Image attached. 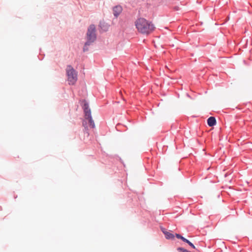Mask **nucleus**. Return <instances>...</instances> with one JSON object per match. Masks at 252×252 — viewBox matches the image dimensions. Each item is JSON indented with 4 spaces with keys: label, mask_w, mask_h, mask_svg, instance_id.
<instances>
[{
    "label": "nucleus",
    "mask_w": 252,
    "mask_h": 252,
    "mask_svg": "<svg viewBox=\"0 0 252 252\" xmlns=\"http://www.w3.org/2000/svg\"><path fill=\"white\" fill-rule=\"evenodd\" d=\"M137 31L141 33L148 35L154 32L156 29L152 22L144 18H138L135 22Z\"/></svg>",
    "instance_id": "nucleus-1"
},
{
    "label": "nucleus",
    "mask_w": 252,
    "mask_h": 252,
    "mask_svg": "<svg viewBox=\"0 0 252 252\" xmlns=\"http://www.w3.org/2000/svg\"><path fill=\"white\" fill-rule=\"evenodd\" d=\"M86 41L83 48L84 52L89 50V46L92 45L96 39V29L95 25H91L88 28L86 33Z\"/></svg>",
    "instance_id": "nucleus-2"
},
{
    "label": "nucleus",
    "mask_w": 252,
    "mask_h": 252,
    "mask_svg": "<svg viewBox=\"0 0 252 252\" xmlns=\"http://www.w3.org/2000/svg\"><path fill=\"white\" fill-rule=\"evenodd\" d=\"M81 106L85 114V119L88 120L90 127L94 128L95 125L92 117L91 111L88 102L85 99L83 100L81 102Z\"/></svg>",
    "instance_id": "nucleus-3"
},
{
    "label": "nucleus",
    "mask_w": 252,
    "mask_h": 252,
    "mask_svg": "<svg viewBox=\"0 0 252 252\" xmlns=\"http://www.w3.org/2000/svg\"><path fill=\"white\" fill-rule=\"evenodd\" d=\"M66 72L69 84L71 85H74L77 80V74L75 69L70 65H68Z\"/></svg>",
    "instance_id": "nucleus-4"
},
{
    "label": "nucleus",
    "mask_w": 252,
    "mask_h": 252,
    "mask_svg": "<svg viewBox=\"0 0 252 252\" xmlns=\"http://www.w3.org/2000/svg\"><path fill=\"white\" fill-rule=\"evenodd\" d=\"M123 8L120 5H117L113 8V14L115 18H117L120 13L122 12Z\"/></svg>",
    "instance_id": "nucleus-5"
},
{
    "label": "nucleus",
    "mask_w": 252,
    "mask_h": 252,
    "mask_svg": "<svg viewBox=\"0 0 252 252\" xmlns=\"http://www.w3.org/2000/svg\"><path fill=\"white\" fill-rule=\"evenodd\" d=\"M208 125L210 127H213L216 125L217 121L214 117H210L207 120Z\"/></svg>",
    "instance_id": "nucleus-6"
},
{
    "label": "nucleus",
    "mask_w": 252,
    "mask_h": 252,
    "mask_svg": "<svg viewBox=\"0 0 252 252\" xmlns=\"http://www.w3.org/2000/svg\"><path fill=\"white\" fill-rule=\"evenodd\" d=\"M164 235L166 239L168 240H173L175 237V236L173 234L168 231L166 232V233H164Z\"/></svg>",
    "instance_id": "nucleus-7"
},
{
    "label": "nucleus",
    "mask_w": 252,
    "mask_h": 252,
    "mask_svg": "<svg viewBox=\"0 0 252 252\" xmlns=\"http://www.w3.org/2000/svg\"><path fill=\"white\" fill-rule=\"evenodd\" d=\"M99 27L104 32L107 31L108 30V27H107V25H106L104 22V23L100 22L99 24Z\"/></svg>",
    "instance_id": "nucleus-8"
},
{
    "label": "nucleus",
    "mask_w": 252,
    "mask_h": 252,
    "mask_svg": "<svg viewBox=\"0 0 252 252\" xmlns=\"http://www.w3.org/2000/svg\"><path fill=\"white\" fill-rule=\"evenodd\" d=\"M177 250L178 251V252H187V251H188L182 247H178L177 249Z\"/></svg>",
    "instance_id": "nucleus-9"
},
{
    "label": "nucleus",
    "mask_w": 252,
    "mask_h": 252,
    "mask_svg": "<svg viewBox=\"0 0 252 252\" xmlns=\"http://www.w3.org/2000/svg\"><path fill=\"white\" fill-rule=\"evenodd\" d=\"M177 250L178 251V252H187V251H188L182 247H178L177 249Z\"/></svg>",
    "instance_id": "nucleus-10"
},
{
    "label": "nucleus",
    "mask_w": 252,
    "mask_h": 252,
    "mask_svg": "<svg viewBox=\"0 0 252 252\" xmlns=\"http://www.w3.org/2000/svg\"><path fill=\"white\" fill-rule=\"evenodd\" d=\"M188 245L189 246H190L192 248L194 249H195V246L190 241L189 242V243Z\"/></svg>",
    "instance_id": "nucleus-11"
},
{
    "label": "nucleus",
    "mask_w": 252,
    "mask_h": 252,
    "mask_svg": "<svg viewBox=\"0 0 252 252\" xmlns=\"http://www.w3.org/2000/svg\"><path fill=\"white\" fill-rule=\"evenodd\" d=\"M160 229L162 232L164 234V233H166V232H168L165 228L160 227Z\"/></svg>",
    "instance_id": "nucleus-12"
},
{
    "label": "nucleus",
    "mask_w": 252,
    "mask_h": 252,
    "mask_svg": "<svg viewBox=\"0 0 252 252\" xmlns=\"http://www.w3.org/2000/svg\"><path fill=\"white\" fill-rule=\"evenodd\" d=\"M175 236L178 239H180L182 236L181 234L178 233H176Z\"/></svg>",
    "instance_id": "nucleus-13"
},
{
    "label": "nucleus",
    "mask_w": 252,
    "mask_h": 252,
    "mask_svg": "<svg viewBox=\"0 0 252 252\" xmlns=\"http://www.w3.org/2000/svg\"><path fill=\"white\" fill-rule=\"evenodd\" d=\"M189 242L190 241L188 239H186V238H185V240L184 241V242L188 244H189Z\"/></svg>",
    "instance_id": "nucleus-14"
},
{
    "label": "nucleus",
    "mask_w": 252,
    "mask_h": 252,
    "mask_svg": "<svg viewBox=\"0 0 252 252\" xmlns=\"http://www.w3.org/2000/svg\"><path fill=\"white\" fill-rule=\"evenodd\" d=\"M180 239H181V240H182L184 242V241L185 239V238L182 236V237Z\"/></svg>",
    "instance_id": "nucleus-15"
},
{
    "label": "nucleus",
    "mask_w": 252,
    "mask_h": 252,
    "mask_svg": "<svg viewBox=\"0 0 252 252\" xmlns=\"http://www.w3.org/2000/svg\"><path fill=\"white\" fill-rule=\"evenodd\" d=\"M83 125L84 126H85V123L83 122Z\"/></svg>",
    "instance_id": "nucleus-16"
}]
</instances>
